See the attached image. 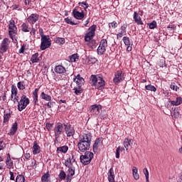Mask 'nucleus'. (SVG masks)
<instances>
[{
	"label": "nucleus",
	"instance_id": "f03ea898",
	"mask_svg": "<svg viewBox=\"0 0 182 182\" xmlns=\"http://www.w3.org/2000/svg\"><path fill=\"white\" fill-rule=\"evenodd\" d=\"M90 80L92 82V85L95 86L97 89H103L105 87L106 82H105V80H103V77L99 76V75H92L90 77Z\"/></svg>",
	"mask_w": 182,
	"mask_h": 182
},
{
	"label": "nucleus",
	"instance_id": "412c9836",
	"mask_svg": "<svg viewBox=\"0 0 182 182\" xmlns=\"http://www.w3.org/2000/svg\"><path fill=\"white\" fill-rule=\"evenodd\" d=\"M126 29H127V23H124L121 26L120 32L117 35V39H119V38H122L126 35Z\"/></svg>",
	"mask_w": 182,
	"mask_h": 182
},
{
	"label": "nucleus",
	"instance_id": "864d4df0",
	"mask_svg": "<svg viewBox=\"0 0 182 182\" xmlns=\"http://www.w3.org/2000/svg\"><path fill=\"white\" fill-rule=\"evenodd\" d=\"M87 60H88L87 61L88 65L96 63V62L97 61V60L95 58H88Z\"/></svg>",
	"mask_w": 182,
	"mask_h": 182
},
{
	"label": "nucleus",
	"instance_id": "13d9d810",
	"mask_svg": "<svg viewBox=\"0 0 182 182\" xmlns=\"http://www.w3.org/2000/svg\"><path fill=\"white\" fill-rule=\"evenodd\" d=\"M5 147H6V144H5L4 142V141H0V151L1 150H4V149H5Z\"/></svg>",
	"mask_w": 182,
	"mask_h": 182
},
{
	"label": "nucleus",
	"instance_id": "e433bc0d",
	"mask_svg": "<svg viewBox=\"0 0 182 182\" xmlns=\"http://www.w3.org/2000/svg\"><path fill=\"white\" fill-rule=\"evenodd\" d=\"M40 97L43 99V100H46V102H50L52 100V97L45 92H41Z\"/></svg>",
	"mask_w": 182,
	"mask_h": 182
},
{
	"label": "nucleus",
	"instance_id": "603ef678",
	"mask_svg": "<svg viewBox=\"0 0 182 182\" xmlns=\"http://www.w3.org/2000/svg\"><path fill=\"white\" fill-rule=\"evenodd\" d=\"M16 25H15V21L13 19L9 21V29H12V28H16Z\"/></svg>",
	"mask_w": 182,
	"mask_h": 182
},
{
	"label": "nucleus",
	"instance_id": "aec40b11",
	"mask_svg": "<svg viewBox=\"0 0 182 182\" xmlns=\"http://www.w3.org/2000/svg\"><path fill=\"white\" fill-rule=\"evenodd\" d=\"M181 108L180 107L172 108L171 116L174 119H178V117H181V114H180V111Z\"/></svg>",
	"mask_w": 182,
	"mask_h": 182
},
{
	"label": "nucleus",
	"instance_id": "4d7b16f0",
	"mask_svg": "<svg viewBox=\"0 0 182 182\" xmlns=\"http://www.w3.org/2000/svg\"><path fill=\"white\" fill-rule=\"evenodd\" d=\"M115 156H116V159H119L120 158V146H119L116 149Z\"/></svg>",
	"mask_w": 182,
	"mask_h": 182
},
{
	"label": "nucleus",
	"instance_id": "338daca9",
	"mask_svg": "<svg viewBox=\"0 0 182 182\" xmlns=\"http://www.w3.org/2000/svg\"><path fill=\"white\" fill-rule=\"evenodd\" d=\"M47 106L48 109H52V107H53V102H48Z\"/></svg>",
	"mask_w": 182,
	"mask_h": 182
},
{
	"label": "nucleus",
	"instance_id": "ddd939ff",
	"mask_svg": "<svg viewBox=\"0 0 182 182\" xmlns=\"http://www.w3.org/2000/svg\"><path fill=\"white\" fill-rule=\"evenodd\" d=\"M11 99L14 103H16V102H18V99H19V97L18 96V88L14 85H11Z\"/></svg>",
	"mask_w": 182,
	"mask_h": 182
},
{
	"label": "nucleus",
	"instance_id": "7c9ffc66",
	"mask_svg": "<svg viewBox=\"0 0 182 182\" xmlns=\"http://www.w3.org/2000/svg\"><path fill=\"white\" fill-rule=\"evenodd\" d=\"M54 70L55 73L62 74L66 72V68L62 65H57L55 67Z\"/></svg>",
	"mask_w": 182,
	"mask_h": 182
},
{
	"label": "nucleus",
	"instance_id": "b1692460",
	"mask_svg": "<svg viewBox=\"0 0 182 182\" xmlns=\"http://www.w3.org/2000/svg\"><path fill=\"white\" fill-rule=\"evenodd\" d=\"M133 146V141L129 138H125L124 141V147L126 149L127 151H129V147Z\"/></svg>",
	"mask_w": 182,
	"mask_h": 182
},
{
	"label": "nucleus",
	"instance_id": "6ab92c4d",
	"mask_svg": "<svg viewBox=\"0 0 182 182\" xmlns=\"http://www.w3.org/2000/svg\"><path fill=\"white\" fill-rule=\"evenodd\" d=\"M73 81L76 82L77 86L80 87H82L85 83V79L79 74L73 78Z\"/></svg>",
	"mask_w": 182,
	"mask_h": 182
},
{
	"label": "nucleus",
	"instance_id": "c03bdc74",
	"mask_svg": "<svg viewBox=\"0 0 182 182\" xmlns=\"http://www.w3.org/2000/svg\"><path fill=\"white\" fill-rule=\"evenodd\" d=\"M170 87L172 90H175V92H178V90H180V87L177 86L176 82H171L170 85Z\"/></svg>",
	"mask_w": 182,
	"mask_h": 182
},
{
	"label": "nucleus",
	"instance_id": "0eeeda50",
	"mask_svg": "<svg viewBox=\"0 0 182 182\" xmlns=\"http://www.w3.org/2000/svg\"><path fill=\"white\" fill-rule=\"evenodd\" d=\"M106 49H107V40L102 39L100 42V46L97 49V52L98 55H105L106 52Z\"/></svg>",
	"mask_w": 182,
	"mask_h": 182
},
{
	"label": "nucleus",
	"instance_id": "f704fd0d",
	"mask_svg": "<svg viewBox=\"0 0 182 182\" xmlns=\"http://www.w3.org/2000/svg\"><path fill=\"white\" fill-rule=\"evenodd\" d=\"M38 56H39V53H36L33 54L31 56V62H32V63H39V62H41V59Z\"/></svg>",
	"mask_w": 182,
	"mask_h": 182
},
{
	"label": "nucleus",
	"instance_id": "de8ad7c7",
	"mask_svg": "<svg viewBox=\"0 0 182 182\" xmlns=\"http://www.w3.org/2000/svg\"><path fill=\"white\" fill-rule=\"evenodd\" d=\"M55 43H58V45H63L65 43V38L58 37L55 38Z\"/></svg>",
	"mask_w": 182,
	"mask_h": 182
},
{
	"label": "nucleus",
	"instance_id": "a19ab883",
	"mask_svg": "<svg viewBox=\"0 0 182 182\" xmlns=\"http://www.w3.org/2000/svg\"><path fill=\"white\" fill-rule=\"evenodd\" d=\"M73 90L74 93H75L76 95H80L81 93H83V90L82 89V87H80L79 85L74 87Z\"/></svg>",
	"mask_w": 182,
	"mask_h": 182
},
{
	"label": "nucleus",
	"instance_id": "bf43d9fd",
	"mask_svg": "<svg viewBox=\"0 0 182 182\" xmlns=\"http://www.w3.org/2000/svg\"><path fill=\"white\" fill-rule=\"evenodd\" d=\"M46 127L47 130L49 132V131H50V129L53 127V124H50L49 122H47Z\"/></svg>",
	"mask_w": 182,
	"mask_h": 182
},
{
	"label": "nucleus",
	"instance_id": "2eb2a0df",
	"mask_svg": "<svg viewBox=\"0 0 182 182\" xmlns=\"http://www.w3.org/2000/svg\"><path fill=\"white\" fill-rule=\"evenodd\" d=\"M75 166L68 168V170L67 171V177L65 179V182H71L72 178H73V175L75 174Z\"/></svg>",
	"mask_w": 182,
	"mask_h": 182
},
{
	"label": "nucleus",
	"instance_id": "4c0bfd02",
	"mask_svg": "<svg viewBox=\"0 0 182 182\" xmlns=\"http://www.w3.org/2000/svg\"><path fill=\"white\" fill-rule=\"evenodd\" d=\"M6 166L7 168H9V170H11V168L14 167V161H12V159H6Z\"/></svg>",
	"mask_w": 182,
	"mask_h": 182
},
{
	"label": "nucleus",
	"instance_id": "09e8293b",
	"mask_svg": "<svg viewBox=\"0 0 182 182\" xmlns=\"http://www.w3.org/2000/svg\"><path fill=\"white\" fill-rule=\"evenodd\" d=\"M148 26L149 29H155V28H157V21H153L151 23H148Z\"/></svg>",
	"mask_w": 182,
	"mask_h": 182
},
{
	"label": "nucleus",
	"instance_id": "a211bd4d",
	"mask_svg": "<svg viewBox=\"0 0 182 182\" xmlns=\"http://www.w3.org/2000/svg\"><path fill=\"white\" fill-rule=\"evenodd\" d=\"M73 15L75 19L82 20L85 18V12L82 11L81 12L77 9L73 11Z\"/></svg>",
	"mask_w": 182,
	"mask_h": 182
},
{
	"label": "nucleus",
	"instance_id": "9b49d317",
	"mask_svg": "<svg viewBox=\"0 0 182 182\" xmlns=\"http://www.w3.org/2000/svg\"><path fill=\"white\" fill-rule=\"evenodd\" d=\"M124 80V73L122 71H117L115 73L113 82L114 85H119L121 82Z\"/></svg>",
	"mask_w": 182,
	"mask_h": 182
},
{
	"label": "nucleus",
	"instance_id": "cd10ccee",
	"mask_svg": "<svg viewBox=\"0 0 182 182\" xmlns=\"http://www.w3.org/2000/svg\"><path fill=\"white\" fill-rule=\"evenodd\" d=\"M38 92H39V88H36L33 92V105L34 106H36V105H38Z\"/></svg>",
	"mask_w": 182,
	"mask_h": 182
},
{
	"label": "nucleus",
	"instance_id": "393cba45",
	"mask_svg": "<svg viewBox=\"0 0 182 182\" xmlns=\"http://www.w3.org/2000/svg\"><path fill=\"white\" fill-rule=\"evenodd\" d=\"M169 103L172 106H180V105L182 104V97H177L175 100H169Z\"/></svg>",
	"mask_w": 182,
	"mask_h": 182
},
{
	"label": "nucleus",
	"instance_id": "bb28decb",
	"mask_svg": "<svg viewBox=\"0 0 182 182\" xmlns=\"http://www.w3.org/2000/svg\"><path fill=\"white\" fill-rule=\"evenodd\" d=\"M134 20L136 22V25H143L141 17L139 16V13H137V11H134Z\"/></svg>",
	"mask_w": 182,
	"mask_h": 182
},
{
	"label": "nucleus",
	"instance_id": "79ce46f5",
	"mask_svg": "<svg viewBox=\"0 0 182 182\" xmlns=\"http://www.w3.org/2000/svg\"><path fill=\"white\" fill-rule=\"evenodd\" d=\"M58 178L61 181L62 180H66V173L63 170H61L60 171V173L58 174Z\"/></svg>",
	"mask_w": 182,
	"mask_h": 182
},
{
	"label": "nucleus",
	"instance_id": "f3484780",
	"mask_svg": "<svg viewBox=\"0 0 182 182\" xmlns=\"http://www.w3.org/2000/svg\"><path fill=\"white\" fill-rule=\"evenodd\" d=\"M76 163V159H75L73 155L71 156H70L69 158H68L65 161V167L70 168V167H75L74 164Z\"/></svg>",
	"mask_w": 182,
	"mask_h": 182
},
{
	"label": "nucleus",
	"instance_id": "c9c22d12",
	"mask_svg": "<svg viewBox=\"0 0 182 182\" xmlns=\"http://www.w3.org/2000/svg\"><path fill=\"white\" fill-rule=\"evenodd\" d=\"M18 130V122H14L10 129L9 134L11 136H14L16 133V131Z\"/></svg>",
	"mask_w": 182,
	"mask_h": 182
},
{
	"label": "nucleus",
	"instance_id": "4be33fe9",
	"mask_svg": "<svg viewBox=\"0 0 182 182\" xmlns=\"http://www.w3.org/2000/svg\"><path fill=\"white\" fill-rule=\"evenodd\" d=\"M100 144H102V138H97L93 144L92 149L94 153H97L99 147H100Z\"/></svg>",
	"mask_w": 182,
	"mask_h": 182
},
{
	"label": "nucleus",
	"instance_id": "6e6d98bb",
	"mask_svg": "<svg viewBox=\"0 0 182 182\" xmlns=\"http://www.w3.org/2000/svg\"><path fill=\"white\" fill-rule=\"evenodd\" d=\"M109 28H117V23L116 21H113L109 23Z\"/></svg>",
	"mask_w": 182,
	"mask_h": 182
},
{
	"label": "nucleus",
	"instance_id": "0e129e2a",
	"mask_svg": "<svg viewBox=\"0 0 182 182\" xmlns=\"http://www.w3.org/2000/svg\"><path fill=\"white\" fill-rule=\"evenodd\" d=\"M159 66L161 68H164V66H166V61H164V60H161V62L159 63Z\"/></svg>",
	"mask_w": 182,
	"mask_h": 182
},
{
	"label": "nucleus",
	"instance_id": "72a5a7b5",
	"mask_svg": "<svg viewBox=\"0 0 182 182\" xmlns=\"http://www.w3.org/2000/svg\"><path fill=\"white\" fill-rule=\"evenodd\" d=\"M21 28V31L24 33L31 32V27L28 23H23Z\"/></svg>",
	"mask_w": 182,
	"mask_h": 182
},
{
	"label": "nucleus",
	"instance_id": "49530a36",
	"mask_svg": "<svg viewBox=\"0 0 182 182\" xmlns=\"http://www.w3.org/2000/svg\"><path fill=\"white\" fill-rule=\"evenodd\" d=\"M17 87L19 90H23L25 89V82L20 81L17 83Z\"/></svg>",
	"mask_w": 182,
	"mask_h": 182
},
{
	"label": "nucleus",
	"instance_id": "3c124183",
	"mask_svg": "<svg viewBox=\"0 0 182 182\" xmlns=\"http://www.w3.org/2000/svg\"><path fill=\"white\" fill-rule=\"evenodd\" d=\"M16 182H25V176H23V175H18L16 178Z\"/></svg>",
	"mask_w": 182,
	"mask_h": 182
},
{
	"label": "nucleus",
	"instance_id": "5701e85b",
	"mask_svg": "<svg viewBox=\"0 0 182 182\" xmlns=\"http://www.w3.org/2000/svg\"><path fill=\"white\" fill-rule=\"evenodd\" d=\"M107 176L109 182H116V181H114V170H113V168H109Z\"/></svg>",
	"mask_w": 182,
	"mask_h": 182
},
{
	"label": "nucleus",
	"instance_id": "ea45409f",
	"mask_svg": "<svg viewBox=\"0 0 182 182\" xmlns=\"http://www.w3.org/2000/svg\"><path fill=\"white\" fill-rule=\"evenodd\" d=\"M65 22L68 25H79V23H75L72 19V17H67L65 18Z\"/></svg>",
	"mask_w": 182,
	"mask_h": 182
},
{
	"label": "nucleus",
	"instance_id": "5fc2aeb1",
	"mask_svg": "<svg viewBox=\"0 0 182 182\" xmlns=\"http://www.w3.org/2000/svg\"><path fill=\"white\" fill-rule=\"evenodd\" d=\"M143 171L146 177V181L149 182V170H147V168H144Z\"/></svg>",
	"mask_w": 182,
	"mask_h": 182
},
{
	"label": "nucleus",
	"instance_id": "052dcab7",
	"mask_svg": "<svg viewBox=\"0 0 182 182\" xmlns=\"http://www.w3.org/2000/svg\"><path fill=\"white\" fill-rule=\"evenodd\" d=\"M78 5H85V10L86 11V9H87V8H89V4L85 1L82 2H79Z\"/></svg>",
	"mask_w": 182,
	"mask_h": 182
},
{
	"label": "nucleus",
	"instance_id": "e2e57ef3",
	"mask_svg": "<svg viewBox=\"0 0 182 182\" xmlns=\"http://www.w3.org/2000/svg\"><path fill=\"white\" fill-rule=\"evenodd\" d=\"M96 43V41H91L89 43V46H90L92 49L93 48H95V44Z\"/></svg>",
	"mask_w": 182,
	"mask_h": 182
},
{
	"label": "nucleus",
	"instance_id": "2f4dec72",
	"mask_svg": "<svg viewBox=\"0 0 182 182\" xmlns=\"http://www.w3.org/2000/svg\"><path fill=\"white\" fill-rule=\"evenodd\" d=\"M68 150H69V146L64 145L57 148V153H63L64 154H66Z\"/></svg>",
	"mask_w": 182,
	"mask_h": 182
},
{
	"label": "nucleus",
	"instance_id": "423d86ee",
	"mask_svg": "<svg viewBox=\"0 0 182 182\" xmlns=\"http://www.w3.org/2000/svg\"><path fill=\"white\" fill-rule=\"evenodd\" d=\"M97 28V26L92 25L87 29L85 36V42H90V41L93 39V37L95 35Z\"/></svg>",
	"mask_w": 182,
	"mask_h": 182
},
{
	"label": "nucleus",
	"instance_id": "473e14b6",
	"mask_svg": "<svg viewBox=\"0 0 182 182\" xmlns=\"http://www.w3.org/2000/svg\"><path fill=\"white\" fill-rule=\"evenodd\" d=\"M132 176L134 180H139V178H140V175H139V169H137V167L136 166L132 167Z\"/></svg>",
	"mask_w": 182,
	"mask_h": 182
},
{
	"label": "nucleus",
	"instance_id": "c85d7f7f",
	"mask_svg": "<svg viewBox=\"0 0 182 182\" xmlns=\"http://www.w3.org/2000/svg\"><path fill=\"white\" fill-rule=\"evenodd\" d=\"M41 153V146L38 145V142L36 141L33 142V154L36 155L39 154Z\"/></svg>",
	"mask_w": 182,
	"mask_h": 182
},
{
	"label": "nucleus",
	"instance_id": "37998d69",
	"mask_svg": "<svg viewBox=\"0 0 182 182\" xmlns=\"http://www.w3.org/2000/svg\"><path fill=\"white\" fill-rule=\"evenodd\" d=\"M70 62H77L79 60V56L77 54H73L69 57Z\"/></svg>",
	"mask_w": 182,
	"mask_h": 182
},
{
	"label": "nucleus",
	"instance_id": "f8f14e48",
	"mask_svg": "<svg viewBox=\"0 0 182 182\" xmlns=\"http://www.w3.org/2000/svg\"><path fill=\"white\" fill-rule=\"evenodd\" d=\"M64 130L67 137H73L75 135V129L70 124H64Z\"/></svg>",
	"mask_w": 182,
	"mask_h": 182
},
{
	"label": "nucleus",
	"instance_id": "9d476101",
	"mask_svg": "<svg viewBox=\"0 0 182 182\" xmlns=\"http://www.w3.org/2000/svg\"><path fill=\"white\" fill-rule=\"evenodd\" d=\"M9 35L14 43H18V28H9Z\"/></svg>",
	"mask_w": 182,
	"mask_h": 182
},
{
	"label": "nucleus",
	"instance_id": "69168bd1",
	"mask_svg": "<svg viewBox=\"0 0 182 182\" xmlns=\"http://www.w3.org/2000/svg\"><path fill=\"white\" fill-rule=\"evenodd\" d=\"M24 157L26 160H29V159H31V154L29 153L25 154Z\"/></svg>",
	"mask_w": 182,
	"mask_h": 182
},
{
	"label": "nucleus",
	"instance_id": "8fccbe9b",
	"mask_svg": "<svg viewBox=\"0 0 182 182\" xmlns=\"http://www.w3.org/2000/svg\"><path fill=\"white\" fill-rule=\"evenodd\" d=\"M9 119H11V113H6L4 115V123H6L9 122Z\"/></svg>",
	"mask_w": 182,
	"mask_h": 182
},
{
	"label": "nucleus",
	"instance_id": "a878e982",
	"mask_svg": "<svg viewBox=\"0 0 182 182\" xmlns=\"http://www.w3.org/2000/svg\"><path fill=\"white\" fill-rule=\"evenodd\" d=\"M100 110H102V105H92L91 108V113H95V114H99L100 113Z\"/></svg>",
	"mask_w": 182,
	"mask_h": 182
},
{
	"label": "nucleus",
	"instance_id": "a18cd8bd",
	"mask_svg": "<svg viewBox=\"0 0 182 182\" xmlns=\"http://www.w3.org/2000/svg\"><path fill=\"white\" fill-rule=\"evenodd\" d=\"M145 89L146 90H149L151 92H156L157 90V89L156 88V87H154V85H148L145 86Z\"/></svg>",
	"mask_w": 182,
	"mask_h": 182
},
{
	"label": "nucleus",
	"instance_id": "20e7f679",
	"mask_svg": "<svg viewBox=\"0 0 182 182\" xmlns=\"http://www.w3.org/2000/svg\"><path fill=\"white\" fill-rule=\"evenodd\" d=\"M18 112H22L25 110L28 105H29V98L26 97V95H22L20 101L18 100Z\"/></svg>",
	"mask_w": 182,
	"mask_h": 182
},
{
	"label": "nucleus",
	"instance_id": "680f3d73",
	"mask_svg": "<svg viewBox=\"0 0 182 182\" xmlns=\"http://www.w3.org/2000/svg\"><path fill=\"white\" fill-rule=\"evenodd\" d=\"M167 29L168 31H174V29H176V26H174V25H168L167 26Z\"/></svg>",
	"mask_w": 182,
	"mask_h": 182
},
{
	"label": "nucleus",
	"instance_id": "58836bf2",
	"mask_svg": "<svg viewBox=\"0 0 182 182\" xmlns=\"http://www.w3.org/2000/svg\"><path fill=\"white\" fill-rule=\"evenodd\" d=\"M49 177H50V173L48 171L46 173H44L41 177L42 182H49Z\"/></svg>",
	"mask_w": 182,
	"mask_h": 182
},
{
	"label": "nucleus",
	"instance_id": "c756f323",
	"mask_svg": "<svg viewBox=\"0 0 182 182\" xmlns=\"http://www.w3.org/2000/svg\"><path fill=\"white\" fill-rule=\"evenodd\" d=\"M39 28H41V26L39 25V23H36L34 27H33V26H32L31 28V30L30 31V35L31 36H36V31H38V29H39Z\"/></svg>",
	"mask_w": 182,
	"mask_h": 182
},
{
	"label": "nucleus",
	"instance_id": "1a4fd4ad",
	"mask_svg": "<svg viewBox=\"0 0 182 182\" xmlns=\"http://www.w3.org/2000/svg\"><path fill=\"white\" fill-rule=\"evenodd\" d=\"M10 43L11 42L9 41V38H4V40L1 41V43L0 44V53H5L7 52V50L9 49Z\"/></svg>",
	"mask_w": 182,
	"mask_h": 182
},
{
	"label": "nucleus",
	"instance_id": "7ed1b4c3",
	"mask_svg": "<svg viewBox=\"0 0 182 182\" xmlns=\"http://www.w3.org/2000/svg\"><path fill=\"white\" fill-rule=\"evenodd\" d=\"M93 153L90 151H86L84 155H81L80 157V162L84 166L90 164V161L93 159Z\"/></svg>",
	"mask_w": 182,
	"mask_h": 182
},
{
	"label": "nucleus",
	"instance_id": "4468645a",
	"mask_svg": "<svg viewBox=\"0 0 182 182\" xmlns=\"http://www.w3.org/2000/svg\"><path fill=\"white\" fill-rule=\"evenodd\" d=\"M122 40L124 45L127 46V51L132 52V49H133V41H130V38L127 36H124Z\"/></svg>",
	"mask_w": 182,
	"mask_h": 182
},
{
	"label": "nucleus",
	"instance_id": "39448f33",
	"mask_svg": "<svg viewBox=\"0 0 182 182\" xmlns=\"http://www.w3.org/2000/svg\"><path fill=\"white\" fill-rule=\"evenodd\" d=\"M52 45V41L49 36H44L41 37V43L40 46L41 50H46L48 48H50Z\"/></svg>",
	"mask_w": 182,
	"mask_h": 182
},
{
	"label": "nucleus",
	"instance_id": "774afa93",
	"mask_svg": "<svg viewBox=\"0 0 182 182\" xmlns=\"http://www.w3.org/2000/svg\"><path fill=\"white\" fill-rule=\"evenodd\" d=\"M9 174H10V180H15V176H14V172L10 171Z\"/></svg>",
	"mask_w": 182,
	"mask_h": 182
},
{
	"label": "nucleus",
	"instance_id": "dca6fc26",
	"mask_svg": "<svg viewBox=\"0 0 182 182\" xmlns=\"http://www.w3.org/2000/svg\"><path fill=\"white\" fill-rule=\"evenodd\" d=\"M27 21L30 25H34L39 21V16L38 14H32L27 18Z\"/></svg>",
	"mask_w": 182,
	"mask_h": 182
},
{
	"label": "nucleus",
	"instance_id": "f257e3e1",
	"mask_svg": "<svg viewBox=\"0 0 182 182\" xmlns=\"http://www.w3.org/2000/svg\"><path fill=\"white\" fill-rule=\"evenodd\" d=\"M90 144H92V134H83L79 137L77 146L79 151L85 153V151H87L90 149Z\"/></svg>",
	"mask_w": 182,
	"mask_h": 182
},
{
	"label": "nucleus",
	"instance_id": "6e6552de",
	"mask_svg": "<svg viewBox=\"0 0 182 182\" xmlns=\"http://www.w3.org/2000/svg\"><path fill=\"white\" fill-rule=\"evenodd\" d=\"M62 133H63V124L58 123L54 128V137L57 141L59 140Z\"/></svg>",
	"mask_w": 182,
	"mask_h": 182
}]
</instances>
